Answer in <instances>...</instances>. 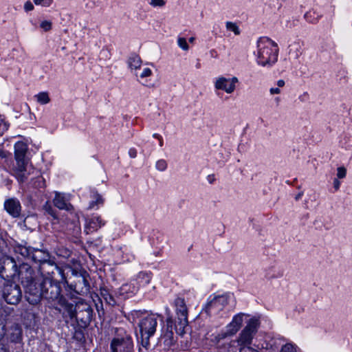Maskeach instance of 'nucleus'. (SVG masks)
Masks as SVG:
<instances>
[{
	"label": "nucleus",
	"instance_id": "nucleus-1",
	"mask_svg": "<svg viewBox=\"0 0 352 352\" xmlns=\"http://www.w3.org/2000/svg\"><path fill=\"white\" fill-rule=\"evenodd\" d=\"M28 280L25 283V298L30 304L36 305L43 299L51 307L56 308L58 305L63 311H67L72 314V307L61 294L62 289L58 281L52 278L36 275L34 271Z\"/></svg>",
	"mask_w": 352,
	"mask_h": 352
},
{
	"label": "nucleus",
	"instance_id": "nucleus-2",
	"mask_svg": "<svg viewBox=\"0 0 352 352\" xmlns=\"http://www.w3.org/2000/svg\"><path fill=\"white\" fill-rule=\"evenodd\" d=\"M34 274V270L27 263H22L18 267L15 260L9 256L0 258V276L3 279L19 278L25 286Z\"/></svg>",
	"mask_w": 352,
	"mask_h": 352
},
{
	"label": "nucleus",
	"instance_id": "nucleus-3",
	"mask_svg": "<svg viewBox=\"0 0 352 352\" xmlns=\"http://www.w3.org/2000/svg\"><path fill=\"white\" fill-rule=\"evenodd\" d=\"M278 45L267 37H261L257 42L256 63L262 66L270 67L278 60Z\"/></svg>",
	"mask_w": 352,
	"mask_h": 352
},
{
	"label": "nucleus",
	"instance_id": "nucleus-4",
	"mask_svg": "<svg viewBox=\"0 0 352 352\" xmlns=\"http://www.w3.org/2000/svg\"><path fill=\"white\" fill-rule=\"evenodd\" d=\"M72 307V314L67 311H63V314H67L69 318L70 323L74 325L77 323L79 330L85 329L90 323L92 317V309L89 305L86 302L78 301L75 305L69 302Z\"/></svg>",
	"mask_w": 352,
	"mask_h": 352
},
{
	"label": "nucleus",
	"instance_id": "nucleus-5",
	"mask_svg": "<svg viewBox=\"0 0 352 352\" xmlns=\"http://www.w3.org/2000/svg\"><path fill=\"white\" fill-rule=\"evenodd\" d=\"M13 250L18 259H26L41 265L44 264L50 258L48 251L44 249L34 248L22 244H15Z\"/></svg>",
	"mask_w": 352,
	"mask_h": 352
},
{
	"label": "nucleus",
	"instance_id": "nucleus-6",
	"mask_svg": "<svg viewBox=\"0 0 352 352\" xmlns=\"http://www.w3.org/2000/svg\"><path fill=\"white\" fill-rule=\"evenodd\" d=\"M177 318L173 320L171 317L166 318V330H184L188 325V310L184 298L177 297L174 301Z\"/></svg>",
	"mask_w": 352,
	"mask_h": 352
},
{
	"label": "nucleus",
	"instance_id": "nucleus-7",
	"mask_svg": "<svg viewBox=\"0 0 352 352\" xmlns=\"http://www.w3.org/2000/svg\"><path fill=\"white\" fill-rule=\"evenodd\" d=\"M138 327L140 330H156L157 328L166 330V324H164L163 317L161 315L153 314L140 318L138 321Z\"/></svg>",
	"mask_w": 352,
	"mask_h": 352
},
{
	"label": "nucleus",
	"instance_id": "nucleus-8",
	"mask_svg": "<svg viewBox=\"0 0 352 352\" xmlns=\"http://www.w3.org/2000/svg\"><path fill=\"white\" fill-rule=\"evenodd\" d=\"M3 298L10 305H17L22 298L21 287L13 282H6L2 289Z\"/></svg>",
	"mask_w": 352,
	"mask_h": 352
},
{
	"label": "nucleus",
	"instance_id": "nucleus-9",
	"mask_svg": "<svg viewBox=\"0 0 352 352\" xmlns=\"http://www.w3.org/2000/svg\"><path fill=\"white\" fill-rule=\"evenodd\" d=\"M228 304L226 296H218L210 300L202 309L201 314H206L208 316L217 315Z\"/></svg>",
	"mask_w": 352,
	"mask_h": 352
},
{
	"label": "nucleus",
	"instance_id": "nucleus-10",
	"mask_svg": "<svg viewBox=\"0 0 352 352\" xmlns=\"http://www.w3.org/2000/svg\"><path fill=\"white\" fill-rule=\"evenodd\" d=\"M12 171L18 182L24 183L28 181L29 176L34 174L35 169L29 162H27L16 164Z\"/></svg>",
	"mask_w": 352,
	"mask_h": 352
},
{
	"label": "nucleus",
	"instance_id": "nucleus-11",
	"mask_svg": "<svg viewBox=\"0 0 352 352\" xmlns=\"http://www.w3.org/2000/svg\"><path fill=\"white\" fill-rule=\"evenodd\" d=\"M239 82V80L236 77L226 78L220 76L216 78L214 85L216 89L222 90L227 94L232 93L236 87V84Z\"/></svg>",
	"mask_w": 352,
	"mask_h": 352
},
{
	"label": "nucleus",
	"instance_id": "nucleus-12",
	"mask_svg": "<svg viewBox=\"0 0 352 352\" xmlns=\"http://www.w3.org/2000/svg\"><path fill=\"white\" fill-rule=\"evenodd\" d=\"M39 271L41 274V276H43V274H45L48 276L47 278L54 279L55 274H58L62 279L65 278L63 270L50 258L46 263L39 266Z\"/></svg>",
	"mask_w": 352,
	"mask_h": 352
},
{
	"label": "nucleus",
	"instance_id": "nucleus-13",
	"mask_svg": "<svg viewBox=\"0 0 352 352\" xmlns=\"http://www.w3.org/2000/svg\"><path fill=\"white\" fill-rule=\"evenodd\" d=\"M4 208L13 217H19L21 212L20 201L16 198H9L4 202Z\"/></svg>",
	"mask_w": 352,
	"mask_h": 352
},
{
	"label": "nucleus",
	"instance_id": "nucleus-14",
	"mask_svg": "<svg viewBox=\"0 0 352 352\" xmlns=\"http://www.w3.org/2000/svg\"><path fill=\"white\" fill-rule=\"evenodd\" d=\"M89 283L86 276L80 274L78 276V280L74 285H71V288L78 294H86L89 291Z\"/></svg>",
	"mask_w": 352,
	"mask_h": 352
},
{
	"label": "nucleus",
	"instance_id": "nucleus-15",
	"mask_svg": "<svg viewBox=\"0 0 352 352\" xmlns=\"http://www.w3.org/2000/svg\"><path fill=\"white\" fill-rule=\"evenodd\" d=\"M28 151L27 145L23 142H18L14 145V157L16 164L20 162H27L29 160L26 157V153Z\"/></svg>",
	"mask_w": 352,
	"mask_h": 352
},
{
	"label": "nucleus",
	"instance_id": "nucleus-16",
	"mask_svg": "<svg viewBox=\"0 0 352 352\" xmlns=\"http://www.w3.org/2000/svg\"><path fill=\"white\" fill-rule=\"evenodd\" d=\"M54 205L60 210L71 211L74 209L73 206L69 202L64 195L58 192H55V197L53 199Z\"/></svg>",
	"mask_w": 352,
	"mask_h": 352
},
{
	"label": "nucleus",
	"instance_id": "nucleus-17",
	"mask_svg": "<svg viewBox=\"0 0 352 352\" xmlns=\"http://www.w3.org/2000/svg\"><path fill=\"white\" fill-rule=\"evenodd\" d=\"M104 225V222L100 217H93L89 219L85 225V232L89 234L94 231L98 230L100 228Z\"/></svg>",
	"mask_w": 352,
	"mask_h": 352
},
{
	"label": "nucleus",
	"instance_id": "nucleus-18",
	"mask_svg": "<svg viewBox=\"0 0 352 352\" xmlns=\"http://www.w3.org/2000/svg\"><path fill=\"white\" fill-rule=\"evenodd\" d=\"M138 291V287L133 284H124L118 289L117 294L123 298L129 297L131 294H135Z\"/></svg>",
	"mask_w": 352,
	"mask_h": 352
},
{
	"label": "nucleus",
	"instance_id": "nucleus-19",
	"mask_svg": "<svg viewBox=\"0 0 352 352\" xmlns=\"http://www.w3.org/2000/svg\"><path fill=\"white\" fill-rule=\"evenodd\" d=\"M302 43L300 41H294L289 46V56L297 59L302 54Z\"/></svg>",
	"mask_w": 352,
	"mask_h": 352
},
{
	"label": "nucleus",
	"instance_id": "nucleus-20",
	"mask_svg": "<svg viewBox=\"0 0 352 352\" xmlns=\"http://www.w3.org/2000/svg\"><path fill=\"white\" fill-rule=\"evenodd\" d=\"M45 179L43 177L40 175H37L32 177L30 180V182L28 184V188H41L45 187Z\"/></svg>",
	"mask_w": 352,
	"mask_h": 352
},
{
	"label": "nucleus",
	"instance_id": "nucleus-21",
	"mask_svg": "<svg viewBox=\"0 0 352 352\" xmlns=\"http://www.w3.org/2000/svg\"><path fill=\"white\" fill-rule=\"evenodd\" d=\"M91 198L92 200L89 203L88 209L98 208L99 206L103 205L104 199L97 192H92Z\"/></svg>",
	"mask_w": 352,
	"mask_h": 352
},
{
	"label": "nucleus",
	"instance_id": "nucleus-22",
	"mask_svg": "<svg viewBox=\"0 0 352 352\" xmlns=\"http://www.w3.org/2000/svg\"><path fill=\"white\" fill-rule=\"evenodd\" d=\"M128 65L132 70L136 71L141 67V58L137 54H132L128 59Z\"/></svg>",
	"mask_w": 352,
	"mask_h": 352
},
{
	"label": "nucleus",
	"instance_id": "nucleus-23",
	"mask_svg": "<svg viewBox=\"0 0 352 352\" xmlns=\"http://www.w3.org/2000/svg\"><path fill=\"white\" fill-rule=\"evenodd\" d=\"M100 294L103 299L108 305L113 307L117 304V301L113 295L111 294L107 289H101Z\"/></svg>",
	"mask_w": 352,
	"mask_h": 352
},
{
	"label": "nucleus",
	"instance_id": "nucleus-24",
	"mask_svg": "<svg viewBox=\"0 0 352 352\" xmlns=\"http://www.w3.org/2000/svg\"><path fill=\"white\" fill-rule=\"evenodd\" d=\"M140 333L142 345L147 348L150 344L149 338L154 334L155 331H140Z\"/></svg>",
	"mask_w": 352,
	"mask_h": 352
},
{
	"label": "nucleus",
	"instance_id": "nucleus-25",
	"mask_svg": "<svg viewBox=\"0 0 352 352\" xmlns=\"http://www.w3.org/2000/svg\"><path fill=\"white\" fill-rule=\"evenodd\" d=\"M247 326L243 330H254L260 327L259 318L257 317H252L246 321Z\"/></svg>",
	"mask_w": 352,
	"mask_h": 352
},
{
	"label": "nucleus",
	"instance_id": "nucleus-26",
	"mask_svg": "<svg viewBox=\"0 0 352 352\" xmlns=\"http://www.w3.org/2000/svg\"><path fill=\"white\" fill-rule=\"evenodd\" d=\"M242 324V315L241 314L235 316L230 324V329L229 330H239Z\"/></svg>",
	"mask_w": 352,
	"mask_h": 352
},
{
	"label": "nucleus",
	"instance_id": "nucleus-27",
	"mask_svg": "<svg viewBox=\"0 0 352 352\" xmlns=\"http://www.w3.org/2000/svg\"><path fill=\"white\" fill-rule=\"evenodd\" d=\"M320 15L317 14L314 11H309L305 13V19L311 23H316L318 21L320 18Z\"/></svg>",
	"mask_w": 352,
	"mask_h": 352
},
{
	"label": "nucleus",
	"instance_id": "nucleus-28",
	"mask_svg": "<svg viewBox=\"0 0 352 352\" xmlns=\"http://www.w3.org/2000/svg\"><path fill=\"white\" fill-rule=\"evenodd\" d=\"M151 74L152 71L149 68H144L142 72L139 76V78H138V80L144 86H149V84L148 83L147 80L144 81V80L145 78L151 76Z\"/></svg>",
	"mask_w": 352,
	"mask_h": 352
},
{
	"label": "nucleus",
	"instance_id": "nucleus-29",
	"mask_svg": "<svg viewBox=\"0 0 352 352\" xmlns=\"http://www.w3.org/2000/svg\"><path fill=\"white\" fill-rule=\"evenodd\" d=\"M36 100L38 103L41 104H46L50 102V98L47 92H40L39 94L35 96Z\"/></svg>",
	"mask_w": 352,
	"mask_h": 352
},
{
	"label": "nucleus",
	"instance_id": "nucleus-30",
	"mask_svg": "<svg viewBox=\"0 0 352 352\" xmlns=\"http://www.w3.org/2000/svg\"><path fill=\"white\" fill-rule=\"evenodd\" d=\"M43 210L45 211L46 213H47L52 217H53L54 219H56L58 218L56 214V210L48 202H47L43 206Z\"/></svg>",
	"mask_w": 352,
	"mask_h": 352
},
{
	"label": "nucleus",
	"instance_id": "nucleus-31",
	"mask_svg": "<svg viewBox=\"0 0 352 352\" xmlns=\"http://www.w3.org/2000/svg\"><path fill=\"white\" fill-rule=\"evenodd\" d=\"M280 352H300V350L296 344L287 343L283 346Z\"/></svg>",
	"mask_w": 352,
	"mask_h": 352
},
{
	"label": "nucleus",
	"instance_id": "nucleus-32",
	"mask_svg": "<svg viewBox=\"0 0 352 352\" xmlns=\"http://www.w3.org/2000/svg\"><path fill=\"white\" fill-rule=\"evenodd\" d=\"M285 81L283 80H278L276 82V85H277V87H272L270 88V93L271 95H274V94H280V87H283L285 86Z\"/></svg>",
	"mask_w": 352,
	"mask_h": 352
},
{
	"label": "nucleus",
	"instance_id": "nucleus-33",
	"mask_svg": "<svg viewBox=\"0 0 352 352\" xmlns=\"http://www.w3.org/2000/svg\"><path fill=\"white\" fill-rule=\"evenodd\" d=\"M123 339L114 338L111 343V352H118V346L122 344Z\"/></svg>",
	"mask_w": 352,
	"mask_h": 352
},
{
	"label": "nucleus",
	"instance_id": "nucleus-34",
	"mask_svg": "<svg viewBox=\"0 0 352 352\" xmlns=\"http://www.w3.org/2000/svg\"><path fill=\"white\" fill-rule=\"evenodd\" d=\"M226 28L229 31H232L236 35H239L240 34L239 28L234 23L227 22L226 23Z\"/></svg>",
	"mask_w": 352,
	"mask_h": 352
},
{
	"label": "nucleus",
	"instance_id": "nucleus-35",
	"mask_svg": "<svg viewBox=\"0 0 352 352\" xmlns=\"http://www.w3.org/2000/svg\"><path fill=\"white\" fill-rule=\"evenodd\" d=\"M163 336L165 338V342H167V345L170 346L174 344L173 331H166Z\"/></svg>",
	"mask_w": 352,
	"mask_h": 352
},
{
	"label": "nucleus",
	"instance_id": "nucleus-36",
	"mask_svg": "<svg viewBox=\"0 0 352 352\" xmlns=\"http://www.w3.org/2000/svg\"><path fill=\"white\" fill-rule=\"evenodd\" d=\"M36 6H41L43 7H50L54 0H32Z\"/></svg>",
	"mask_w": 352,
	"mask_h": 352
},
{
	"label": "nucleus",
	"instance_id": "nucleus-37",
	"mask_svg": "<svg viewBox=\"0 0 352 352\" xmlns=\"http://www.w3.org/2000/svg\"><path fill=\"white\" fill-rule=\"evenodd\" d=\"M337 178L343 179L346 175V169L344 166H340L337 168Z\"/></svg>",
	"mask_w": 352,
	"mask_h": 352
},
{
	"label": "nucleus",
	"instance_id": "nucleus-38",
	"mask_svg": "<svg viewBox=\"0 0 352 352\" xmlns=\"http://www.w3.org/2000/svg\"><path fill=\"white\" fill-rule=\"evenodd\" d=\"M40 27L45 32H48L52 29V23L50 21H43L41 23Z\"/></svg>",
	"mask_w": 352,
	"mask_h": 352
},
{
	"label": "nucleus",
	"instance_id": "nucleus-39",
	"mask_svg": "<svg viewBox=\"0 0 352 352\" xmlns=\"http://www.w3.org/2000/svg\"><path fill=\"white\" fill-rule=\"evenodd\" d=\"M8 128V123L0 116V135H2Z\"/></svg>",
	"mask_w": 352,
	"mask_h": 352
},
{
	"label": "nucleus",
	"instance_id": "nucleus-40",
	"mask_svg": "<svg viewBox=\"0 0 352 352\" xmlns=\"http://www.w3.org/2000/svg\"><path fill=\"white\" fill-rule=\"evenodd\" d=\"M73 338L76 340L78 342H82L85 340V334L84 331H74Z\"/></svg>",
	"mask_w": 352,
	"mask_h": 352
},
{
	"label": "nucleus",
	"instance_id": "nucleus-41",
	"mask_svg": "<svg viewBox=\"0 0 352 352\" xmlns=\"http://www.w3.org/2000/svg\"><path fill=\"white\" fill-rule=\"evenodd\" d=\"M178 45L184 50H188L189 49L188 45L186 40L184 38H179L177 40Z\"/></svg>",
	"mask_w": 352,
	"mask_h": 352
},
{
	"label": "nucleus",
	"instance_id": "nucleus-42",
	"mask_svg": "<svg viewBox=\"0 0 352 352\" xmlns=\"http://www.w3.org/2000/svg\"><path fill=\"white\" fill-rule=\"evenodd\" d=\"M167 167L166 162L164 160H160L156 163V168L160 171L164 170Z\"/></svg>",
	"mask_w": 352,
	"mask_h": 352
},
{
	"label": "nucleus",
	"instance_id": "nucleus-43",
	"mask_svg": "<svg viewBox=\"0 0 352 352\" xmlns=\"http://www.w3.org/2000/svg\"><path fill=\"white\" fill-rule=\"evenodd\" d=\"M245 331H243V352H258L257 350L245 345V338L247 335L245 334Z\"/></svg>",
	"mask_w": 352,
	"mask_h": 352
},
{
	"label": "nucleus",
	"instance_id": "nucleus-44",
	"mask_svg": "<svg viewBox=\"0 0 352 352\" xmlns=\"http://www.w3.org/2000/svg\"><path fill=\"white\" fill-rule=\"evenodd\" d=\"M150 4L153 7H162L165 5L164 0H151Z\"/></svg>",
	"mask_w": 352,
	"mask_h": 352
},
{
	"label": "nucleus",
	"instance_id": "nucleus-45",
	"mask_svg": "<svg viewBox=\"0 0 352 352\" xmlns=\"http://www.w3.org/2000/svg\"><path fill=\"white\" fill-rule=\"evenodd\" d=\"M138 278L145 279V283L147 284L149 283L151 281L150 276L144 272H140L138 275Z\"/></svg>",
	"mask_w": 352,
	"mask_h": 352
},
{
	"label": "nucleus",
	"instance_id": "nucleus-46",
	"mask_svg": "<svg viewBox=\"0 0 352 352\" xmlns=\"http://www.w3.org/2000/svg\"><path fill=\"white\" fill-rule=\"evenodd\" d=\"M34 8L33 3L30 1H27L24 4V9L26 12L32 11Z\"/></svg>",
	"mask_w": 352,
	"mask_h": 352
},
{
	"label": "nucleus",
	"instance_id": "nucleus-47",
	"mask_svg": "<svg viewBox=\"0 0 352 352\" xmlns=\"http://www.w3.org/2000/svg\"><path fill=\"white\" fill-rule=\"evenodd\" d=\"M341 182L339 181V179L334 178L333 182V188L336 191L338 190L340 187Z\"/></svg>",
	"mask_w": 352,
	"mask_h": 352
},
{
	"label": "nucleus",
	"instance_id": "nucleus-48",
	"mask_svg": "<svg viewBox=\"0 0 352 352\" xmlns=\"http://www.w3.org/2000/svg\"><path fill=\"white\" fill-rule=\"evenodd\" d=\"M129 155L131 157L135 158L137 155V151L135 148H131L129 151Z\"/></svg>",
	"mask_w": 352,
	"mask_h": 352
},
{
	"label": "nucleus",
	"instance_id": "nucleus-49",
	"mask_svg": "<svg viewBox=\"0 0 352 352\" xmlns=\"http://www.w3.org/2000/svg\"><path fill=\"white\" fill-rule=\"evenodd\" d=\"M6 326L5 320L0 317V330H3Z\"/></svg>",
	"mask_w": 352,
	"mask_h": 352
},
{
	"label": "nucleus",
	"instance_id": "nucleus-50",
	"mask_svg": "<svg viewBox=\"0 0 352 352\" xmlns=\"http://www.w3.org/2000/svg\"><path fill=\"white\" fill-rule=\"evenodd\" d=\"M0 157L2 158L6 157V153L1 146H0Z\"/></svg>",
	"mask_w": 352,
	"mask_h": 352
},
{
	"label": "nucleus",
	"instance_id": "nucleus-51",
	"mask_svg": "<svg viewBox=\"0 0 352 352\" xmlns=\"http://www.w3.org/2000/svg\"><path fill=\"white\" fill-rule=\"evenodd\" d=\"M303 195V192H300L298 194H297L295 197V199L296 201H298L300 199H301V197H302Z\"/></svg>",
	"mask_w": 352,
	"mask_h": 352
},
{
	"label": "nucleus",
	"instance_id": "nucleus-52",
	"mask_svg": "<svg viewBox=\"0 0 352 352\" xmlns=\"http://www.w3.org/2000/svg\"><path fill=\"white\" fill-rule=\"evenodd\" d=\"M208 180L211 184L214 180V176L213 175L208 176Z\"/></svg>",
	"mask_w": 352,
	"mask_h": 352
},
{
	"label": "nucleus",
	"instance_id": "nucleus-53",
	"mask_svg": "<svg viewBox=\"0 0 352 352\" xmlns=\"http://www.w3.org/2000/svg\"><path fill=\"white\" fill-rule=\"evenodd\" d=\"M3 243H4V241H3V239L0 238V252H1L3 251L1 245Z\"/></svg>",
	"mask_w": 352,
	"mask_h": 352
},
{
	"label": "nucleus",
	"instance_id": "nucleus-54",
	"mask_svg": "<svg viewBox=\"0 0 352 352\" xmlns=\"http://www.w3.org/2000/svg\"><path fill=\"white\" fill-rule=\"evenodd\" d=\"M0 352H6L4 346L1 343H0Z\"/></svg>",
	"mask_w": 352,
	"mask_h": 352
},
{
	"label": "nucleus",
	"instance_id": "nucleus-55",
	"mask_svg": "<svg viewBox=\"0 0 352 352\" xmlns=\"http://www.w3.org/2000/svg\"><path fill=\"white\" fill-rule=\"evenodd\" d=\"M170 313V311L169 308H168V307H166V315H167V318H168V317H170V316H169Z\"/></svg>",
	"mask_w": 352,
	"mask_h": 352
},
{
	"label": "nucleus",
	"instance_id": "nucleus-56",
	"mask_svg": "<svg viewBox=\"0 0 352 352\" xmlns=\"http://www.w3.org/2000/svg\"><path fill=\"white\" fill-rule=\"evenodd\" d=\"M153 137L157 138L158 140L161 138V136L157 133L153 134Z\"/></svg>",
	"mask_w": 352,
	"mask_h": 352
},
{
	"label": "nucleus",
	"instance_id": "nucleus-57",
	"mask_svg": "<svg viewBox=\"0 0 352 352\" xmlns=\"http://www.w3.org/2000/svg\"><path fill=\"white\" fill-rule=\"evenodd\" d=\"M159 141H160V146H163V140H162V137L159 139Z\"/></svg>",
	"mask_w": 352,
	"mask_h": 352
},
{
	"label": "nucleus",
	"instance_id": "nucleus-58",
	"mask_svg": "<svg viewBox=\"0 0 352 352\" xmlns=\"http://www.w3.org/2000/svg\"><path fill=\"white\" fill-rule=\"evenodd\" d=\"M194 41H195V38L194 37H190L189 38V42L191 43H192L194 42Z\"/></svg>",
	"mask_w": 352,
	"mask_h": 352
},
{
	"label": "nucleus",
	"instance_id": "nucleus-59",
	"mask_svg": "<svg viewBox=\"0 0 352 352\" xmlns=\"http://www.w3.org/2000/svg\"><path fill=\"white\" fill-rule=\"evenodd\" d=\"M4 334L3 333V331H0V340L3 337Z\"/></svg>",
	"mask_w": 352,
	"mask_h": 352
},
{
	"label": "nucleus",
	"instance_id": "nucleus-60",
	"mask_svg": "<svg viewBox=\"0 0 352 352\" xmlns=\"http://www.w3.org/2000/svg\"><path fill=\"white\" fill-rule=\"evenodd\" d=\"M184 333H185V331H180L179 334H180L181 336H183Z\"/></svg>",
	"mask_w": 352,
	"mask_h": 352
},
{
	"label": "nucleus",
	"instance_id": "nucleus-61",
	"mask_svg": "<svg viewBox=\"0 0 352 352\" xmlns=\"http://www.w3.org/2000/svg\"><path fill=\"white\" fill-rule=\"evenodd\" d=\"M239 352H242V347L239 349Z\"/></svg>",
	"mask_w": 352,
	"mask_h": 352
},
{
	"label": "nucleus",
	"instance_id": "nucleus-62",
	"mask_svg": "<svg viewBox=\"0 0 352 352\" xmlns=\"http://www.w3.org/2000/svg\"><path fill=\"white\" fill-rule=\"evenodd\" d=\"M199 66H200V64H199V63H198V64L197 65V67H199Z\"/></svg>",
	"mask_w": 352,
	"mask_h": 352
}]
</instances>
